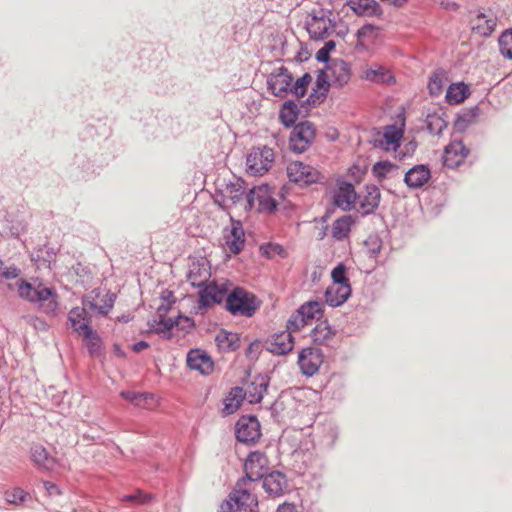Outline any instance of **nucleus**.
<instances>
[{"mask_svg": "<svg viewBox=\"0 0 512 512\" xmlns=\"http://www.w3.org/2000/svg\"><path fill=\"white\" fill-rule=\"evenodd\" d=\"M351 78V69L342 59H334L320 72L316 80V92L325 97L330 86L343 87Z\"/></svg>", "mask_w": 512, "mask_h": 512, "instance_id": "nucleus-1", "label": "nucleus"}, {"mask_svg": "<svg viewBox=\"0 0 512 512\" xmlns=\"http://www.w3.org/2000/svg\"><path fill=\"white\" fill-rule=\"evenodd\" d=\"M18 293L20 297L37 303L38 307L46 314L54 315L58 310V296L51 288L41 284L33 286L28 282L21 281L18 283Z\"/></svg>", "mask_w": 512, "mask_h": 512, "instance_id": "nucleus-2", "label": "nucleus"}, {"mask_svg": "<svg viewBox=\"0 0 512 512\" xmlns=\"http://www.w3.org/2000/svg\"><path fill=\"white\" fill-rule=\"evenodd\" d=\"M257 483L249 479H240L229 495V500L226 505L229 507L230 512H258V501L254 494Z\"/></svg>", "mask_w": 512, "mask_h": 512, "instance_id": "nucleus-3", "label": "nucleus"}, {"mask_svg": "<svg viewBox=\"0 0 512 512\" xmlns=\"http://www.w3.org/2000/svg\"><path fill=\"white\" fill-rule=\"evenodd\" d=\"M225 302L226 309L233 315L251 317L258 308L255 296L242 288L228 293Z\"/></svg>", "mask_w": 512, "mask_h": 512, "instance_id": "nucleus-4", "label": "nucleus"}, {"mask_svg": "<svg viewBox=\"0 0 512 512\" xmlns=\"http://www.w3.org/2000/svg\"><path fill=\"white\" fill-rule=\"evenodd\" d=\"M274 158V151L269 147L251 149L246 159L247 172L253 176L264 175L272 167Z\"/></svg>", "mask_w": 512, "mask_h": 512, "instance_id": "nucleus-5", "label": "nucleus"}, {"mask_svg": "<svg viewBox=\"0 0 512 512\" xmlns=\"http://www.w3.org/2000/svg\"><path fill=\"white\" fill-rule=\"evenodd\" d=\"M286 170L289 180L300 185H310L322 179L318 169L300 161L290 162Z\"/></svg>", "mask_w": 512, "mask_h": 512, "instance_id": "nucleus-6", "label": "nucleus"}, {"mask_svg": "<svg viewBox=\"0 0 512 512\" xmlns=\"http://www.w3.org/2000/svg\"><path fill=\"white\" fill-rule=\"evenodd\" d=\"M315 137V128L309 122L297 124L290 135V149L296 153H303L311 145Z\"/></svg>", "mask_w": 512, "mask_h": 512, "instance_id": "nucleus-7", "label": "nucleus"}, {"mask_svg": "<svg viewBox=\"0 0 512 512\" xmlns=\"http://www.w3.org/2000/svg\"><path fill=\"white\" fill-rule=\"evenodd\" d=\"M269 461L265 453L261 451L251 452L244 464L245 477L254 483L264 477L268 470Z\"/></svg>", "mask_w": 512, "mask_h": 512, "instance_id": "nucleus-8", "label": "nucleus"}, {"mask_svg": "<svg viewBox=\"0 0 512 512\" xmlns=\"http://www.w3.org/2000/svg\"><path fill=\"white\" fill-rule=\"evenodd\" d=\"M359 77L363 81L375 84L391 85L395 83V77L391 70L381 64L371 63L365 64L360 68Z\"/></svg>", "mask_w": 512, "mask_h": 512, "instance_id": "nucleus-9", "label": "nucleus"}, {"mask_svg": "<svg viewBox=\"0 0 512 512\" xmlns=\"http://www.w3.org/2000/svg\"><path fill=\"white\" fill-rule=\"evenodd\" d=\"M403 126L404 124L402 123L401 126L389 125L384 127L382 132L377 133L374 139V146L385 151H396L403 138Z\"/></svg>", "mask_w": 512, "mask_h": 512, "instance_id": "nucleus-10", "label": "nucleus"}, {"mask_svg": "<svg viewBox=\"0 0 512 512\" xmlns=\"http://www.w3.org/2000/svg\"><path fill=\"white\" fill-rule=\"evenodd\" d=\"M228 294V287L225 283L212 281L199 291V308H206L224 301Z\"/></svg>", "mask_w": 512, "mask_h": 512, "instance_id": "nucleus-11", "label": "nucleus"}, {"mask_svg": "<svg viewBox=\"0 0 512 512\" xmlns=\"http://www.w3.org/2000/svg\"><path fill=\"white\" fill-rule=\"evenodd\" d=\"M186 364L190 370L208 376L213 373L215 363L211 356L202 349H191L187 353Z\"/></svg>", "mask_w": 512, "mask_h": 512, "instance_id": "nucleus-12", "label": "nucleus"}, {"mask_svg": "<svg viewBox=\"0 0 512 512\" xmlns=\"http://www.w3.org/2000/svg\"><path fill=\"white\" fill-rule=\"evenodd\" d=\"M261 435L260 423L254 416H242L236 423V438L242 443H254Z\"/></svg>", "mask_w": 512, "mask_h": 512, "instance_id": "nucleus-13", "label": "nucleus"}, {"mask_svg": "<svg viewBox=\"0 0 512 512\" xmlns=\"http://www.w3.org/2000/svg\"><path fill=\"white\" fill-rule=\"evenodd\" d=\"M254 207L259 211H273L276 208V203L272 199L267 185L254 187L247 195V208Z\"/></svg>", "mask_w": 512, "mask_h": 512, "instance_id": "nucleus-14", "label": "nucleus"}, {"mask_svg": "<svg viewBox=\"0 0 512 512\" xmlns=\"http://www.w3.org/2000/svg\"><path fill=\"white\" fill-rule=\"evenodd\" d=\"M323 363V354L317 348H304L298 356V364L303 374L312 376L318 372Z\"/></svg>", "mask_w": 512, "mask_h": 512, "instance_id": "nucleus-15", "label": "nucleus"}, {"mask_svg": "<svg viewBox=\"0 0 512 512\" xmlns=\"http://www.w3.org/2000/svg\"><path fill=\"white\" fill-rule=\"evenodd\" d=\"M293 76L285 67H280L273 72L268 79V86L271 92L278 97H284L290 92Z\"/></svg>", "mask_w": 512, "mask_h": 512, "instance_id": "nucleus-16", "label": "nucleus"}, {"mask_svg": "<svg viewBox=\"0 0 512 512\" xmlns=\"http://www.w3.org/2000/svg\"><path fill=\"white\" fill-rule=\"evenodd\" d=\"M115 301V295L105 289L93 290L87 296V305L90 309L97 311L101 315H107L112 309Z\"/></svg>", "mask_w": 512, "mask_h": 512, "instance_id": "nucleus-17", "label": "nucleus"}, {"mask_svg": "<svg viewBox=\"0 0 512 512\" xmlns=\"http://www.w3.org/2000/svg\"><path fill=\"white\" fill-rule=\"evenodd\" d=\"M468 153L469 150L461 141H452L444 149V165L448 168H456L463 163Z\"/></svg>", "mask_w": 512, "mask_h": 512, "instance_id": "nucleus-18", "label": "nucleus"}, {"mask_svg": "<svg viewBox=\"0 0 512 512\" xmlns=\"http://www.w3.org/2000/svg\"><path fill=\"white\" fill-rule=\"evenodd\" d=\"M474 34L486 37L489 36L497 25V18L492 12L478 13L470 21Z\"/></svg>", "mask_w": 512, "mask_h": 512, "instance_id": "nucleus-19", "label": "nucleus"}, {"mask_svg": "<svg viewBox=\"0 0 512 512\" xmlns=\"http://www.w3.org/2000/svg\"><path fill=\"white\" fill-rule=\"evenodd\" d=\"M211 277V267L206 259L192 262L189 268L188 280L192 286L203 287Z\"/></svg>", "mask_w": 512, "mask_h": 512, "instance_id": "nucleus-20", "label": "nucleus"}, {"mask_svg": "<svg viewBox=\"0 0 512 512\" xmlns=\"http://www.w3.org/2000/svg\"><path fill=\"white\" fill-rule=\"evenodd\" d=\"M357 194L351 183L342 182L335 191L334 204L343 211H350L356 202Z\"/></svg>", "mask_w": 512, "mask_h": 512, "instance_id": "nucleus-21", "label": "nucleus"}, {"mask_svg": "<svg viewBox=\"0 0 512 512\" xmlns=\"http://www.w3.org/2000/svg\"><path fill=\"white\" fill-rule=\"evenodd\" d=\"M359 211L362 215H368L374 212L379 206L381 193L376 186H367L365 191L362 192L358 197Z\"/></svg>", "mask_w": 512, "mask_h": 512, "instance_id": "nucleus-22", "label": "nucleus"}, {"mask_svg": "<svg viewBox=\"0 0 512 512\" xmlns=\"http://www.w3.org/2000/svg\"><path fill=\"white\" fill-rule=\"evenodd\" d=\"M334 25L326 16H313L310 21L307 22V31L309 35L314 39H325L333 31Z\"/></svg>", "mask_w": 512, "mask_h": 512, "instance_id": "nucleus-23", "label": "nucleus"}, {"mask_svg": "<svg viewBox=\"0 0 512 512\" xmlns=\"http://www.w3.org/2000/svg\"><path fill=\"white\" fill-rule=\"evenodd\" d=\"M244 236L242 224L239 221H232L230 230L224 236L225 245L231 253L238 254L241 252L245 242Z\"/></svg>", "mask_w": 512, "mask_h": 512, "instance_id": "nucleus-24", "label": "nucleus"}, {"mask_svg": "<svg viewBox=\"0 0 512 512\" xmlns=\"http://www.w3.org/2000/svg\"><path fill=\"white\" fill-rule=\"evenodd\" d=\"M352 292L350 285L331 284L325 291V302L331 307H338L344 304Z\"/></svg>", "mask_w": 512, "mask_h": 512, "instance_id": "nucleus-25", "label": "nucleus"}, {"mask_svg": "<svg viewBox=\"0 0 512 512\" xmlns=\"http://www.w3.org/2000/svg\"><path fill=\"white\" fill-rule=\"evenodd\" d=\"M215 343L220 352H233L241 345L240 335L236 332L221 329L215 335Z\"/></svg>", "mask_w": 512, "mask_h": 512, "instance_id": "nucleus-26", "label": "nucleus"}, {"mask_svg": "<svg viewBox=\"0 0 512 512\" xmlns=\"http://www.w3.org/2000/svg\"><path fill=\"white\" fill-rule=\"evenodd\" d=\"M68 320L79 336L92 329L90 326V318L88 317L87 311L84 307H75L70 310L68 314Z\"/></svg>", "mask_w": 512, "mask_h": 512, "instance_id": "nucleus-27", "label": "nucleus"}, {"mask_svg": "<svg viewBox=\"0 0 512 512\" xmlns=\"http://www.w3.org/2000/svg\"><path fill=\"white\" fill-rule=\"evenodd\" d=\"M294 347V338L292 334L286 330L272 337L269 343V351L273 354L283 355L292 351Z\"/></svg>", "mask_w": 512, "mask_h": 512, "instance_id": "nucleus-28", "label": "nucleus"}, {"mask_svg": "<svg viewBox=\"0 0 512 512\" xmlns=\"http://www.w3.org/2000/svg\"><path fill=\"white\" fill-rule=\"evenodd\" d=\"M287 486V480L284 474L275 471L264 477L263 488L273 497H278L283 494Z\"/></svg>", "mask_w": 512, "mask_h": 512, "instance_id": "nucleus-29", "label": "nucleus"}, {"mask_svg": "<svg viewBox=\"0 0 512 512\" xmlns=\"http://www.w3.org/2000/svg\"><path fill=\"white\" fill-rule=\"evenodd\" d=\"M268 382L264 377H256L254 381L247 383L243 388L245 399L249 403H259L267 391Z\"/></svg>", "mask_w": 512, "mask_h": 512, "instance_id": "nucleus-30", "label": "nucleus"}, {"mask_svg": "<svg viewBox=\"0 0 512 512\" xmlns=\"http://www.w3.org/2000/svg\"><path fill=\"white\" fill-rule=\"evenodd\" d=\"M430 177L431 173L429 168L421 164L416 165L407 171L404 181L411 188H420L429 181Z\"/></svg>", "mask_w": 512, "mask_h": 512, "instance_id": "nucleus-31", "label": "nucleus"}, {"mask_svg": "<svg viewBox=\"0 0 512 512\" xmlns=\"http://www.w3.org/2000/svg\"><path fill=\"white\" fill-rule=\"evenodd\" d=\"M335 335V330L326 320L319 322L311 331L313 342L319 345H330Z\"/></svg>", "mask_w": 512, "mask_h": 512, "instance_id": "nucleus-32", "label": "nucleus"}, {"mask_svg": "<svg viewBox=\"0 0 512 512\" xmlns=\"http://www.w3.org/2000/svg\"><path fill=\"white\" fill-rule=\"evenodd\" d=\"M244 399H245V393H244L242 387L232 388L228 392V394L226 395V397L224 399L223 412L226 415L235 413L239 409V407Z\"/></svg>", "mask_w": 512, "mask_h": 512, "instance_id": "nucleus-33", "label": "nucleus"}, {"mask_svg": "<svg viewBox=\"0 0 512 512\" xmlns=\"http://www.w3.org/2000/svg\"><path fill=\"white\" fill-rule=\"evenodd\" d=\"M470 94L468 86L462 82L451 84L446 92L445 99L451 105L462 103Z\"/></svg>", "mask_w": 512, "mask_h": 512, "instance_id": "nucleus-34", "label": "nucleus"}, {"mask_svg": "<svg viewBox=\"0 0 512 512\" xmlns=\"http://www.w3.org/2000/svg\"><path fill=\"white\" fill-rule=\"evenodd\" d=\"M354 223L355 220L351 215H345L336 219L332 225L333 238L336 240H343L347 238Z\"/></svg>", "mask_w": 512, "mask_h": 512, "instance_id": "nucleus-35", "label": "nucleus"}, {"mask_svg": "<svg viewBox=\"0 0 512 512\" xmlns=\"http://www.w3.org/2000/svg\"><path fill=\"white\" fill-rule=\"evenodd\" d=\"M380 36V29L373 25H364L357 32V46L367 49Z\"/></svg>", "mask_w": 512, "mask_h": 512, "instance_id": "nucleus-36", "label": "nucleus"}, {"mask_svg": "<svg viewBox=\"0 0 512 512\" xmlns=\"http://www.w3.org/2000/svg\"><path fill=\"white\" fill-rule=\"evenodd\" d=\"M298 113H299L298 106L292 101H287L283 104V106L280 110V113H279L280 121L286 127H290L296 122V120L298 118Z\"/></svg>", "mask_w": 512, "mask_h": 512, "instance_id": "nucleus-37", "label": "nucleus"}, {"mask_svg": "<svg viewBox=\"0 0 512 512\" xmlns=\"http://www.w3.org/2000/svg\"><path fill=\"white\" fill-rule=\"evenodd\" d=\"M31 457L36 465L43 467L44 469H50L53 466V458L49 456L46 449L41 445H35L32 447Z\"/></svg>", "mask_w": 512, "mask_h": 512, "instance_id": "nucleus-38", "label": "nucleus"}, {"mask_svg": "<svg viewBox=\"0 0 512 512\" xmlns=\"http://www.w3.org/2000/svg\"><path fill=\"white\" fill-rule=\"evenodd\" d=\"M351 8L359 15L371 16L377 13L378 4L375 0H350Z\"/></svg>", "mask_w": 512, "mask_h": 512, "instance_id": "nucleus-39", "label": "nucleus"}, {"mask_svg": "<svg viewBox=\"0 0 512 512\" xmlns=\"http://www.w3.org/2000/svg\"><path fill=\"white\" fill-rule=\"evenodd\" d=\"M297 310L304 317V319L309 323L317 315L322 314L323 305L319 301H308V302H305L304 304H302Z\"/></svg>", "mask_w": 512, "mask_h": 512, "instance_id": "nucleus-40", "label": "nucleus"}, {"mask_svg": "<svg viewBox=\"0 0 512 512\" xmlns=\"http://www.w3.org/2000/svg\"><path fill=\"white\" fill-rule=\"evenodd\" d=\"M83 340L85 341V344L90 352V354H97L101 350L102 341L98 334L93 330L90 329L84 334L80 335Z\"/></svg>", "mask_w": 512, "mask_h": 512, "instance_id": "nucleus-41", "label": "nucleus"}, {"mask_svg": "<svg viewBox=\"0 0 512 512\" xmlns=\"http://www.w3.org/2000/svg\"><path fill=\"white\" fill-rule=\"evenodd\" d=\"M4 498L10 504L21 505L29 498V494L22 488L15 487L5 491Z\"/></svg>", "mask_w": 512, "mask_h": 512, "instance_id": "nucleus-42", "label": "nucleus"}, {"mask_svg": "<svg viewBox=\"0 0 512 512\" xmlns=\"http://www.w3.org/2000/svg\"><path fill=\"white\" fill-rule=\"evenodd\" d=\"M427 129L430 133L437 135L446 127L445 120L436 113L428 114L426 117Z\"/></svg>", "mask_w": 512, "mask_h": 512, "instance_id": "nucleus-43", "label": "nucleus"}, {"mask_svg": "<svg viewBox=\"0 0 512 512\" xmlns=\"http://www.w3.org/2000/svg\"><path fill=\"white\" fill-rule=\"evenodd\" d=\"M135 406L143 409H154L158 406V398L152 393H139L138 397L133 398Z\"/></svg>", "mask_w": 512, "mask_h": 512, "instance_id": "nucleus-44", "label": "nucleus"}, {"mask_svg": "<svg viewBox=\"0 0 512 512\" xmlns=\"http://www.w3.org/2000/svg\"><path fill=\"white\" fill-rule=\"evenodd\" d=\"M499 48L505 58L512 59V29L506 30L501 34Z\"/></svg>", "mask_w": 512, "mask_h": 512, "instance_id": "nucleus-45", "label": "nucleus"}, {"mask_svg": "<svg viewBox=\"0 0 512 512\" xmlns=\"http://www.w3.org/2000/svg\"><path fill=\"white\" fill-rule=\"evenodd\" d=\"M311 80L312 77L308 73H305L301 78L297 79L294 84L292 83L290 92L297 97H303Z\"/></svg>", "mask_w": 512, "mask_h": 512, "instance_id": "nucleus-46", "label": "nucleus"}, {"mask_svg": "<svg viewBox=\"0 0 512 512\" xmlns=\"http://www.w3.org/2000/svg\"><path fill=\"white\" fill-rule=\"evenodd\" d=\"M308 324V322L304 319V317L298 312V310H296V312H294L288 322H287V330L292 334L293 332H298L300 331L301 329H303L306 325Z\"/></svg>", "mask_w": 512, "mask_h": 512, "instance_id": "nucleus-47", "label": "nucleus"}, {"mask_svg": "<svg viewBox=\"0 0 512 512\" xmlns=\"http://www.w3.org/2000/svg\"><path fill=\"white\" fill-rule=\"evenodd\" d=\"M444 86H445V81L440 74L435 73L430 77L429 83H428V90H429L430 95H432V96L440 95L444 89Z\"/></svg>", "mask_w": 512, "mask_h": 512, "instance_id": "nucleus-48", "label": "nucleus"}, {"mask_svg": "<svg viewBox=\"0 0 512 512\" xmlns=\"http://www.w3.org/2000/svg\"><path fill=\"white\" fill-rule=\"evenodd\" d=\"M346 272V266L343 263L338 264L331 272L332 284L350 285Z\"/></svg>", "mask_w": 512, "mask_h": 512, "instance_id": "nucleus-49", "label": "nucleus"}, {"mask_svg": "<svg viewBox=\"0 0 512 512\" xmlns=\"http://www.w3.org/2000/svg\"><path fill=\"white\" fill-rule=\"evenodd\" d=\"M395 166L389 161H380L373 165L372 173L378 179H384Z\"/></svg>", "mask_w": 512, "mask_h": 512, "instance_id": "nucleus-50", "label": "nucleus"}, {"mask_svg": "<svg viewBox=\"0 0 512 512\" xmlns=\"http://www.w3.org/2000/svg\"><path fill=\"white\" fill-rule=\"evenodd\" d=\"M152 499L151 495L145 494L142 491L138 490L134 494L125 495L120 498L122 502H132L135 504H146L150 502Z\"/></svg>", "mask_w": 512, "mask_h": 512, "instance_id": "nucleus-51", "label": "nucleus"}, {"mask_svg": "<svg viewBox=\"0 0 512 512\" xmlns=\"http://www.w3.org/2000/svg\"><path fill=\"white\" fill-rule=\"evenodd\" d=\"M335 48V43L333 41H328L325 43L324 47L321 48L317 52V59L318 60H327L328 54L331 50Z\"/></svg>", "mask_w": 512, "mask_h": 512, "instance_id": "nucleus-52", "label": "nucleus"}, {"mask_svg": "<svg viewBox=\"0 0 512 512\" xmlns=\"http://www.w3.org/2000/svg\"><path fill=\"white\" fill-rule=\"evenodd\" d=\"M230 199L232 200V203L233 204H236L237 202H239L240 200L243 199V196H244V191L241 190V189H234V188H231L230 189Z\"/></svg>", "mask_w": 512, "mask_h": 512, "instance_id": "nucleus-53", "label": "nucleus"}, {"mask_svg": "<svg viewBox=\"0 0 512 512\" xmlns=\"http://www.w3.org/2000/svg\"><path fill=\"white\" fill-rule=\"evenodd\" d=\"M1 274H2V276H4L7 279L16 278L18 276V271L16 268H5L1 272Z\"/></svg>", "mask_w": 512, "mask_h": 512, "instance_id": "nucleus-54", "label": "nucleus"}, {"mask_svg": "<svg viewBox=\"0 0 512 512\" xmlns=\"http://www.w3.org/2000/svg\"><path fill=\"white\" fill-rule=\"evenodd\" d=\"M120 395L122 398L130 401L133 405H135V400L133 398L138 397L139 393L132 392V391H125V392H121Z\"/></svg>", "mask_w": 512, "mask_h": 512, "instance_id": "nucleus-55", "label": "nucleus"}, {"mask_svg": "<svg viewBox=\"0 0 512 512\" xmlns=\"http://www.w3.org/2000/svg\"><path fill=\"white\" fill-rule=\"evenodd\" d=\"M148 347H149V344L146 341H139L132 345V350L136 353H139Z\"/></svg>", "mask_w": 512, "mask_h": 512, "instance_id": "nucleus-56", "label": "nucleus"}, {"mask_svg": "<svg viewBox=\"0 0 512 512\" xmlns=\"http://www.w3.org/2000/svg\"><path fill=\"white\" fill-rule=\"evenodd\" d=\"M277 512H297L296 508L290 504H283L278 507Z\"/></svg>", "mask_w": 512, "mask_h": 512, "instance_id": "nucleus-57", "label": "nucleus"}, {"mask_svg": "<svg viewBox=\"0 0 512 512\" xmlns=\"http://www.w3.org/2000/svg\"><path fill=\"white\" fill-rule=\"evenodd\" d=\"M382 2H385L387 4H390V5H394V6H402L403 4H405L407 2V0H381Z\"/></svg>", "mask_w": 512, "mask_h": 512, "instance_id": "nucleus-58", "label": "nucleus"}, {"mask_svg": "<svg viewBox=\"0 0 512 512\" xmlns=\"http://www.w3.org/2000/svg\"><path fill=\"white\" fill-rule=\"evenodd\" d=\"M113 351H114V354L117 356V357H124L125 354L123 352V350L121 349V347L118 345V344H115L113 346Z\"/></svg>", "mask_w": 512, "mask_h": 512, "instance_id": "nucleus-59", "label": "nucleus"}, {"mask_svg": "<svg viewBox=\"0 0 512 512\" xmlns=\"http://www.w3.org/2000/svg\"><path fill=\"white\" fill-rule=\"evenodd\" d=\"M44 486L49 492L56 489V486L51 482H45Z\"/></svg>", "mask_w": 512, "mask_h": 512, "instance_id": "nucleus-60", "label": "nucleus"}]
</instances>
